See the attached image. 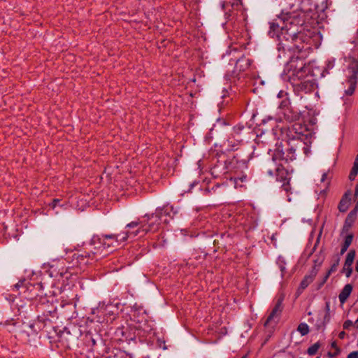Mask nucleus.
<instances>
[{
  "label": "nucleus",
  "instance_id": "2",
  "mask_svg": "<svg viewBox=\"0 0 358 358\" xmlns=\"http://www.w3.org/2000/svg\"><path fill=\"white\" fill-rule=\"evenodd\" d=\"M315 62L308 64L298 57H292L286 64L284 72L285 78L287 79L294 87L297 83L303 81L308 77H324L319 67L315 66Z\"/></svg>",
  "mask_w": 358,
  "mask_h": 358
},
{
  "label": "nucleus",
  "instance_id": "27",
  "mask_svg": "<svg viewBox=\"0 0 358 358\" xmlns=\"http://www.w3.org/2000/svg\"><path fill=\"white\" fill-rule=\"evenodd\" d=\"M59 199H54L52 202V203L50 204L51 207L54 209L56 208V206L58 205V203H59Z\"/></svg>",
  "mask_w": 358,
  "mask_h": 358
},
{
  "label": "nucleus",
  "instance_id": "25",
  "mask_svg": "<svg viewBox=\"0 0 358 358\" xmlns=\"http://www.w3.org/2000/svg\"><path fill=\"white\" fill-rule=\"evenodd\" d=\"M352 325V322L351 320H347L343 324V328L348 329Z\"/></svg>",
  "mask_w": 358,
  "mask_h": 358
},
{
  "label": "nucleus",
  "instance_id": "20",
  "mask_svg": "<svg viewBox=\"0 0 358 358\" xmlns=\"http://www.w3.org/2000/svg\"><path fill=\"white\" fill-rule=\"evenodd\" d=\"M320 348V344L318 342L314 343L313 345H312L310 347L308 348V354L309 355H315Z\"/></svg>",
  "mask_w": 358,
  "mask_h": 358
},
{
  "label": "nucleus",
  "instance_id": "3",
  "mask_svg": "<svg viewBox=\"0 0 358 358\" xmlns=\"http://www.w3.org/2000/svg\"><path fill=\"white\" fill-rule=\"evenodd\" d=\"M129 230L122 232L117 235H103L101 238L94 237L92 241H99L104 248H109L111 245L117 247L129 238L143 236L145 234L142 232V222H131L126 226Z\"/></svg>",
  "mask_w": 358,
  "mask_h": 358
},
{
  "label": "nucleus",
  "instance_id": "24",
  "mask_svg": "<svg viewBox=\"0 0 358 358\" xmlns=\"http://www.w3.org/2000/svg\"><path fill=\"white\" fill-rule=\"evenodd\" d=\"M66 274V273H64L63 271H59L55 274L53 273V271L50 273L51 277H55L57 278L58 275H59L61 277L64 276Z\"/></svg>",
  "mask_w": 358,
  "mask_h": 358
},
{
  "label": "nucleus",
  "instance_id": "5",
  "mask_svg": "<svg viewBox=\"0 0 358 358\" xmlns=\"http://www.w3.org/2000/svg\"><path fill=\"white\" fill-rule=\"evenodd\" d=\"M345 62L348 63V70L346 76L347 80L343 83L345 94L351 96L356 88L357 85V75L358 73V50L352 51L345 58Z\"/></svg>",
  "mask_w": 358,
  "mask_h": 358
},
{
  "label": "nucleus",
  "instance_id": "35",
  "mask_svg": "<svg viewBox=\"0 0 358 358\" xmlns=\"http://www.w3.org/2000/svg\"><path fill=\"white\" fill-rule=\"evenodd\" d=\"M356 271L358 272V261L357 262L356 264Z\"/></svg>",
  "mask_w": 358,
  "mask_h": 358
},
{
  "label": "nucleus",
  "instance_id": "31",
  "mask_svg": "<svg viewBox=\"0 0 358 358\" xmlns=\"http://www.w3.org/2000/svg\"><path fill=\"white\" fill-rule=\"evenodd\" d=\"M345 336V331H341L338 334V337L341 338V339H343Z\"/></svg>",
  "mask_w": 358,
  "mask_h": 358
},
{
  "label": "nucleus",
  "instance_id": "8",
  "mask_svg": "<svg viewBox=\"0 0 358 358\" xmlns=\"http://www.w3.org/2000/svg\"><path fill=\"white\" fill-rule=\"evenodd\" d=\"M322 259L315 262V266L312 268V270L304 276L303 279L301 282L299 289L303 290L306 289L314 280L315 277L317 275L319 267L322 264Z\"/></svg>",
  "mask_w": 358,
  "mask_h": 358
},
{
  "label": "nucleus",
  "instance_id": "23",
  "mask_svg": "<svg viewBox=\"0 0 358 358\" xmlns=\"http://www.w3.org/2000/svg\"><path fill=\"white\" fill-rule=\"evenodd\" d=\"M347 358H358V351H353L350 352Z\"/></svg>",
  "mask_w": 358,
  "mask_h": 358
},
{
  "label": "nucleus",
  "instance_id": "36",
  "mask_svg": "<svg viewBox=\"0 0 358 358\" xmlns=\"http://www.w3.org/2000/svg\"><path fill=\"white\" fill-rule=\"evenodd\" d=\"M15 287H16L17 288H19V287H20V285H19V284H16Z\"/></svg>",
  "mask_w": 358,
  "mask_h": 358
},
{
  "label": "nucleus",
  "instance_id": "32",
  "mask_svg": "<svg viewBox=\"0 0 358 358\" xmlns=\"http://www.w3.org/2000/svg\"><path fill=\"white\" fill-rule=\"evenodd\" d=\"M353 166H356V169L358 168V153L357 155L356 156Z\"/></svg>",
  "mask_w": 358,
  "mask_h": 358
},
{
  "label": "nucleus",
  "instance_id": "34",
  "mask_svg": "<svg viewBox=\"0 0 358 358\" xmlns=\"http://www.w3.org/2000/svg\"><path fill=\"white\" fill-rule=\"evenodd\" d=\"M280 268L281 271L282 272L285 270V266L282 265H280Z\"/></svg>",
  "mask_w": 358,
  "mask_h": 358
},
{
  "label": "nucleus",
  "instance_id": "37",
  "mask_svg": "<svg viewBox=\"0 0 358 358\" xmlns=\"http://www.w3.org/2000/svg\"><path fill=\"white\" fill-rule=\"evenodd\" d=\"M317 358H320V357H317Z\"/></svg>",
  "mask_w": 358,
  "mask_h": 358
},
{
  "label": "nucleus",
  "instance_id": "28",
  "mask_svg": "<svg viewBox=\"0 0 358 358\" xmlns=\"http://www.w3.org/2000/svg\"><path fill=\"white\" fill-rule=\"evenodd\" d=\"M331 274V273L328 271V272L327 273V274L325 275V276L323 278L321 285H324L326 282V281L327 280V279L329 278V277L330 276Z\"/></svg>",
  "mask_w": 358,
  "mask_h": 358
},
{
  "label": "nucleus",
  "instance_id": "17",
  "mask_svg": "<svg viewBox=\"0 0 358 358\" xmlns=\"http://www.w3.org/2000/svg\"><path fill=\"white\" fill-rule=\"evenodd\" d=\"M349 204L350 199L348 197L343 198L338 206L339 210L341 212H345L348 208Z\"/></svg>",
  "mask_w": 358,
  "mask_h": 358
},
{
  "label": "nucleus",
  "instance_id": "10",
  "mask_svg": "<svg viewBox=\"0 0 358 358\" xmlns=\"http://www.w3.org/2000/svg\"><path fill=\"white\" fill-rule=\"evenodd\" d=\"M295 151L296 150L292 147L287 150L286 155H285V152H281L279 150H278L274 154L271 163H275L276 161H285L286 162H288L289 161H292L296 158Z\"/></svg>",
  "mask_w": 358,
  "mask_h": 358
},
{
  "label": "nucleus",
  "instance_id": "13",
  "mask_svg": "<svg viewBox=\"0 0 358 358\" xmlns=\"http://www.w3.org/2000/svg\"><path fill=\"white\" fill-rule=\"evenodd\" d=\"M250 59L245 57H242L237 60L235 69L238 71H244L250 67Z\"/></svg>",
  "mask_w": 358,
  "mask_h": 358
},
{
  "label": "nucleus",
  "instance_id": "1",
  "mask_svg": "<svg viewBox=\"0 0 358 358\" xmlns=\"http://www.w3.org/2000/svg\"><path fill=\"white\" fill-rule=\"evenodd\" d=\"M271 28L275 31H278L280 29V32L278 35L279 39L291 41L293 45H287V48L299 52L303 50H310L312 45H315V39L313 38H319L317 34L312 36L310 33H308V34L301 31L296 33L298 31L297 26L293 24L290 17L284 20L282 25H280L278 23H272Z\"/></svg>",
  "mask_w": 358,
  "mask_h": 358
},
{
  "label": "nucleus",
  "instance_id": "11",
  "mask_svg": "<svg viewBox=\"0 0 358 358\" xmlns=\"http://www.w3.org/2000/svg\"><path fill=\"white\" fill-rule=\"evenodd\" d=\"M282 300L283 299L282 298L279 299L278 300V301L275 303L274 308H273L271 314L268 317V318L265 322V325H267L272 321H275V320H278L282 310Z\"/></svg>",
  "mask_w": 358,
  "mask_h": 358
},
{
  "label": "nucleus",
  "instance_id": "9",
  "mask_svg": "<svg viewBox=\"0 0 358 358\" xmlns=\"http://www.w3.org/2000/svg\"><path fill=\"white\" fill-rule=\"evenodd\" d=\"M330 176L329 172L323 173L321 178L320 183L317 184V187L315 189V193L319 196H324L328 189L330 183Z\"/></svg>",
  "mask_w": 358,
  "mask_h": 358
},
{
  "label": "nucleus",
  "instance_id": "21",
  "mask_svg": "<svg viewBox=\"0 0 358 358\" xmlns=\"http://www.w3.org/2000/svg\"><path fill=\"white\" fill-rule=\"evenodd\" d=\"M339 262H340V257L337 256V257H336L335 259L334 260V262H333L332 265L331 266V268L329 270V271L331 272V273L335 272L337 269Z\"/></svg>",
  "mask_w": 358,
  "mask_h": 358
},
{
  "label": "nucleus",
  "instance_id": "12",
  "mask_svg": "<svg viewBox=\"0 0 358 358\" xmlns=\"http://www.w3.org/2000/svg\"><path fill=\"white\" fill-rule=\"evenodd\" d=\"M355 257V252L354 250H350L346 256L343 271L345 273V275L348 278L350 276L352 272V264L354 262Z\"/></svg>",
  "mask_w": 358,
  "mask_h": 358
},
{
  "label": "nucleus",
  "instance_id": "7",
  "mask_svg": "<svg viewBox=\"0 0 358 358\" xmlns=\"http://www.w3.org/2000/svg\"><path fill=\"white\" fill-rule=\"evenodd\" d=\"M293 87L297 93H309L315 90V80L313 77H308L303 81L297 83Z\"/></svg>",
  "mask_w": 358,
  "mask_h": 358
},
{
  "label": "nucleus",
  "instance_id": "14",
  "mask_svg": "<svg viewBox=\"0 0 358 358\" xmlns=\"http://www.w3.org/2000/svg\"><path fill=\"white\" fill-rule=\"evenodd\" d=\"M352 291V286L350 284H347L345 285L338 296V299L341 304H343L346 301Z\"/></svg>",
  "mask_w": 358,
  "mask_h": 358
},
{
  "label": "nucleus",
  "instance_id": "18",
  "mask_svg": "<svg viewBox=\"0 0 358 358\" xmlns=\"http://www.w3.org/2000/svg\"><path fill=\"white\" fill-rule=\"evenodd\" d=\"M297 330L302 336H305L309 332V327L306 323H301L298 326Z\"/></svg>",
  "mask_w": 358,
  "mask_h": 358
},
{
  "label": "nucleus",
  "instance_id": "26",
  "mask_svg": "<svg viewBox=\"0 0 358 358\" xmlns=\"http://www.w3.org/2000/svg\"><path fill=\"white\" fill-rule=\"evenodd\" d=\"M331 348L335 349L336 354L339 353L340 350H339L338 347L337 346V344H336V341H334V342L331 343Z\"/></svg>",
  "mask_w": 358,
  "mask_h": 358
},
{
  "label": "nucleus",
  "instance_id": "6",
  "mask_svg": "<svg viewBox=\"0 0 358 358\" xmlns=\"http://www.w3.org/2000/svg\"><path fill=\"white\" fill-rule=\"evenodd\" d=\"M275 176L276 180L282 182V187L283 189L285 192H289L291 188L289 185L290 177L288 172L283 167L282 164L277 165L275 168Z\"/></svg>",
  "mask_w": 358,
  "mask_h": 358
},
{
  "label": "nucleus",
  "instance_id": "30",
  "mask_svg": "<svg viewBox=\"0 0 358 358\" xmlns=\"http://www.w3.org/2000/svg\"><path fill=\"white\" fill-rule=\"evenodd\" d=\"M231 143H232V141L231 140V138L228 139V141H227L228 145L231 146V149L235 150L236 145H232Z\"/></svg>",
  "mask_w": 358,
  "mask_h": 358
},
{
  "label": "nucleus",
  "instance_id": "33",
  "mask_svg": "<svg viewBox=\"0 0 358 358\" xmlns=\"http://www.w3.org/2000/svg\"><path fill=\"white\" fill-rule=\"evenodd\" d=\"M268 173L270 175V176H273V173L271 170L268 169Z\"/></svg>",
  "mask_w": 358,
  "mask_h": 358
},
{
  "label": "nucleus",
  "instance_id": "4",
  "mask_svg": "<svg viewBox=\"0 0 358 358\" xmlns=\"http://www.w3.org/2000/svg\"><path fill=\"white\" fill-rule=\"evenodd\" d=\"M176 213L172 206H165L157 208L154 214L148 216L146 220L141 221L143 234L156 231L162 223H169L173 218V215Z\"/></svg>",
  "mask_w": 358,
  "mask_h": 358
},
{
  "label": "nucleus",
  "instance_id": "29",
  "mask_svg": "<svg viewBox=\"0 0 358 358\" xmlns=\"http://www.w3.org/2000/svg\"><path fill=\"white\" fill-rule=\"evenodd\" d=\"M245 179H246L245 176L244 178H239V179H234L235 187H237L238 180H241V182H243Z\"/></svg>",
  "mask_w": 358,
  "mask_h": 358
},
{
  "label": "nucleus",
  "instance_id": "16",
  "mask_svg": "<svg viewBox=\"0 0 358 358\" xmlns=\"http://www.w3.org/2000/svg\"><path fill=\"white\" fill-rule=\"evenodd\" d=\"M231 6L234 10H237L241 12V14L245 17V11L243 8V4L241 0H234L231 2Z\"/></svg>",
  "mask_w": 358,
  "mask_h": 358
},
{
  "label": "nucleus",
  "instance_id": "22",
  "mask_svg": "<svg viewBox=\"0 0 358 358\" xmlns=\"http://www.w3.org/2000/svg\"><path fill=\"white\" fill-rule=\"evenodd\" d=\"M358 173V168L356 169V166H353L351 172L350 173L349 178L350 180H354Z\"/></svg>",
  "mask_w": 358,
  "mask_h": 358
},
{
  "label": "nucleus",
  "instance_id": "19",
  "mask_svg": "<svg viewBox=\"0 0 358 358\" xmlns=\"http://www.w3.org/2000/svg\"><path fill=\"white\" fill-rule=\"evenodd\" d=\"M334 65H335V59L334 58L329 59L327 62L324 70V71L320 70V72L323 73L324 75V72L328 73L329 71L334 68Z\"/></svg>",
  "mask_w": 358,
  "mask_h": 358
},
{
  "label": "nucleus",
  "instance_id": "15",
  "mask_svg": "<svg viewBox=\"0 0 358 358\" xmlns=\"http://www.w3.org/2000/svg\"><path fill=\"white\" fill-rule=\"evenodd\" d=\"M353 239V235L352 234H348L345 236L344 243L342 245L341 250V255H343L348 249L349 246L351 245Z\"/></svg>",
  "mask_w": 358,
  "mask_h": 358
}]
</instances>
